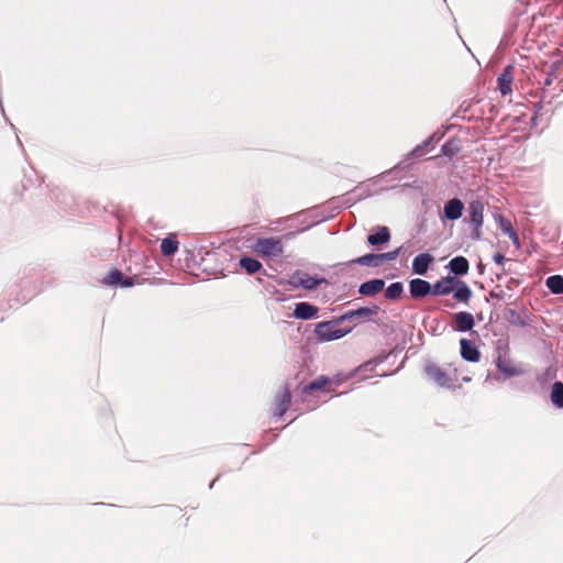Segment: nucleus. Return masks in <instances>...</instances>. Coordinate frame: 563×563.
<instances>
[{"label": "nucleus", "instance_id": "obj_12", "mask_svg": "<svg viewBox=\"0 0 563 563\" xmlns=\"http://www.w3.org/2000/svg\"><path fill=\"white\" fill-rule=\"evenodd\" d=\"M409 290L412 298H422L429 294L433 295L432 285L421 278L412 279L409 284Z\"/></svg>", "mask_w": 563, "mask_h": 563}, {"label": "nucleus", "instance_id": "obj_1", "mask_svg": "<svg viewBox=\"0 0 563 563\" xmlns=\"http://www.w3.org/2000/svg\"><path fill=\"white\" fill-rule=\"evenodd\" d=\"M434 296H444L453 292L459 302L467 303L472 297V290L467 284L456 276H446L432 285Z\"/></svg>", "mask_w": 563, "mask_h": 563}, {"label": "nucleus", "instance_id": "obj_6", "mask_svg": "<svg viewBox=\"0 0 563 563\" xmlns=\"http://www.w3.org/2000/svg\"><path fill=\"white\" fill-rule=\"evenodd\" d=\"M288 283L295 288L302 287L307 290H312L321 284H327V279L323 277H312L306 272L297 271L290 276Z\"/></svg>", "mask_w": 563, "mask_h": 563}, {"label": "nucleus", "instance_id": "obj_25", "mask_svg": "<svg viewBox=\"0 0 563 563\" xmlns=\"http://www.w3.org/2000/svg\"><path fill=\"white\" fill-rule=\"evenodd\" d=\"M548 288L553 292V294H563V276L561 275H553V276H550L548 277L547 282H545Z\"/></svg>", "mask_w": 563, "mask_h": 563}, {"label": "nucleus", "instance_id": "obj_13", "mask_svg": "<svg viewBox=\"0 0 563 563\" xmlns=\"http://www.w3.org/2000/svg\"><path fill=\"white\" fill-rule=\"evenodd\" d=\"M461 356L467 362H478L481 358V352L477 346L467 339L460 340Z\"/></svg>", "mask_w": 563, "mask_h": 563}, {"label": "nucleus", "instance_id": "obj_8", "mask_svg": "<svg viewBox=\"0 0 563 563\" xmlns=\"http://www.w3.org/2000/svg\"><path fill=\"white\" fill-rule=\"evenodd\" d=\"M475 325L474 317L471 312L461 311L452 316L451 327L454 331L466 332Z\"/></svg>", "mask_w": 563, "mask_h": 563}, {"label": "nucleus", "instance_id": "obj_10", "mask_svg": "<svg viewBox=\"0 0 563 563\" xmlns=\"http://www.w3.org/2000/svg\"><path fill=\"white\" fill-rule=\"evenodd\" d=\"M375 313V310L362 307L356 310H350L341 316V320L352 322V328L357 323L364 321L365 319L372 317Z\"/></svg>", "mask_w": 563, "mask_h": 563}, {"label": "nucleus", "instance_id": "obj_29", "mask_svg": "<svg viewBox=\"0 0 563 563\" xmlns=\"http://www.w3.org/2000/svg\"><path fill=\"white\" fill-rule=\"evenodd\" d=\"M329 383V378L325 376H320L313 382H311L309 385L305 387L306 391H312V390H319L323 388Z\"/></svg>", "mask_w": 563, "mask_h": 563}, {"label": "nucleus", "instance_id": "obj_14", "mask_svg": "<svg viewBox=\"0 0 563 563\" xmlns=\"http://www.w3.org/2000/svg\"><path fill=\"white\" fill-rule=\"evenodd\" d=\"M318 314V308L308 302H298L295 306L294 317L301 320H309L316 318Z\"/></svg>", "mask_w": 563, "mask_h": 563}, {"label": "nucleus", "instance_id": "obj_5", "mask_svg": "<svg viewBox=\"0 0 563 563\" xmlns=\"http://www.w3.org/2000/svg\"><path fill=\"white\" fill-rule=\"evenodd\" d=\"M468 222L472 225V236L479 239L481 229L484 223V203L481 200H473L468 203Z\"/></svg>", "mask_w": 563, "mask_h": 563}, {"label": "nucleus", "instance_id": "obj_23", "mask_svg": "<svg viewBox=\"0 0 563 563\" xmlns=\"http://www.w3.org/2000/svg\"><path fill=\"white\" fill-rule=\"evenodd\" d=\"M178 250V241L175 238H165L161 243V251L165 256L174 255Z\"/></svg>", "mask_w": 563, "mask_h": 563}, {"label": "nucleus", "instance_id": "obj_27", "mask_svg": "<svg viewBox=\"0 0 563 563\" xmlns=\"http://www.w3.org/2000/svg\"><path fill=\"white\" fill-rule=\"evenodd\" d=\"M404 292V286L400 282L390 284L385 290V296L388 299H399Z\"/></svg>", "mask_w": 563, "mask_h": 563}, {"label": "nucleus", "instance_id": "obj_3", "mask_svg": "<svg viewBox=\"0 0 563 563\" xmlns=\"http://www.w3.org/2000/svg\"><path fill=\"white\" fill-rule=\"evenodd\" d=\"M341 316L330 321L319 322L314 328V333L320 341H332L341 339L351 332L352 327L341 328Z\"/></svg>", "mask_w": 563, "mask_h": 563}, {"label": "nucleus", "instance_id": "obj_4", "mask_svg": "<svg viewBox=\"0 0 563 563\" xmlns=\"http://www.w3.org/2000/svg\"><path fill=\"white\" fill-rule=\"evenodd\" d=\"M253 250L264 258H274L283 255L284 244L279 236L260 238L255 241Z\"/></svg>", "mask_w": 563, "mask_h": 563}, {"label": "nucleus", "instance_id": "obj_20", "mask_svg": "<svg viewBox=\"0 0 563 563\" xmlns=\"http://www.w3.org/2000/svg\"><path fill=\"white\" fill-rule=\"evenodd\" d=\"M389 240L390 233L387 227H379L378 231L375 234H369L367 238V242L371 245L387 243Z\"/></svg>", "mask_w": 563, "mask_h": 563}, {"label": "nucleus", "instance_id": "obj_2", "mask_svg": "<svg viewBox=\"0 0 563 563\" xmlns=\"http://www.w3.org/2000/svg\"><path fill=\"white\" fill-rule=\"evenodd\" d=\"M423 372L428 379L441 388H453L457 380V369L452 367V364H449L448 367H442L435 363H427Z\"/></svg>", "mask_w": 563, "mask_h": 563}, {"label": "nucleus", "instance_id": "obj_30", "mask_svg": "<svg viewBox=\"0 0 563 563\" xmlns=\"http://www.w3.org/2000/svg\"><path fill=\"white\" fill-rule=\"evenodd\" d=\"M399 252H400V247H398V249H396V250H394L391 252L380 253L379 254L380 264H383L386 261L395 260L398 256Z\"/></svg>", "mask_w": 563, "mask_h": 563}, {"label": "nucleus", "instance_id": "obj_11", "mask_svg": "<svg viewBox=\"0 0 563 563\" xmlns=\"http://www.w3.org/2000/svg\"><path fill=\"white\" fill-rule=\"evenodd\" d=\"M463 210V202L459 198H453L444 203L443 216L448 220L455 221L462 217Z\"/></svg>", "mask_w": 563, "mask_h": 563}, {"label": "nucleus", "instance_id": "obj_19", "mask_svg": "<svg viewBox=\"0 0 563 563\" xmlns=\"http://www.w3.org/2000/svg\"><path fill=\"white\" fill-rule=\"evenodd\" d=\"M449 268L455 275H465L470 269V264L466 257L456 256L449 262Z\"/></svg>", "mask_w": 563, "mask_h": 563}, {"label": "nucleus", "instance_id": "obj_18", "mask_svg": "<svg viewBox=\"0 0 563 563\" xmlns=\"http://www.w3.org/2000/svg\"><path fill=\"white\" fill-rule=\"evenodd\" d=\"M496 366L498 371L505 374L507 377L517 376L521 373V371L516 367L506 356L499 355L496 361Z\"/></svg>", "mask_w": 563, "mask_h": 563}, {"label": "nucleus", "instance_id": "obj_24", "mask_svg": "<svg viewBox=\"0 0 563 563\" xmlns=\"http://www.w3.org/2000/svg\"><path fill=\"white\" fill-rule=\"evenodd\" d=\"M240 266L247 273L254 274L262 268V264L253 257H242L240 260Z\"/></svg>", "mask_w": 563, "mask_h": 563}, {"label": "nucleus", "instance_id": "obj_22", "mask_svg": "<svg viewBox=\"0 0 563 563\" xmlns=\"http://www.w3.org/2000/svg\"><path fill=\"white\" fill-rule=\"evenodd\" d=\"M550 398L556 408H563V383L555 382L552 385Z\"/></svg>", "mask_w": 563, "mask_h": 563}, {"label": "nucleus", "instance_id": "obj_9", "mask_svg": "<svg viewBox=\"0 0 563 563\" xmlns=\"http://www.w3.org/2000/svg\"><path fill=\"white\" fill-rule=\"evenodd\" d=\"M102 284L109 286H121V287H132L134 285V279L131 277H126L119 269H112L109 274L102 279Z\"/></svg>", "mask_w": 563, "mask_h": 563}, {"label": "nucleus", "instance_id": "obj_31", "mask_svg": "<svg viewBox=\"0 0 563 563\" xmlns=\"http://www.w3.org/2000/svg\"><path fill=\"white\" fill-rule=\"evenodd\" d=\"M505 256L500 253H496L494 255V262L497 264V265H503V263L505 262Z\"/></svg>", "mask_w": 563, "mask_h": 563}, {"label": "nucleus", "instance_id": "obj_28", "mask_svg": "<svg viewBox=\"0 0 563 563\" xmlns=\"http://www.w3.org/2000/svg\"><path fill=\"white\" fill-rule=\"evenodd\" d=\"M459 151L460 148L454 140L445 142L441 148L442 154L449 157L454 156L455 154L459 153Z\"/></svg>", "mask_w": 563, "mask_h": 563}, {"label": "nucleus", "instance_id": "obj_21", "mask_svg": "<svg viewBox=\"0 0 563 563\" xmlns=\"http://www.w3.org/2000/svg\"><path fill=\"white\" fill-rule=\"evenodd\" d=\"M499 229L504 234H506L517 246H519V238L517 232L514 230L510 220L500 217L499 219Z\"/></svg>", "mask_w": 563, "mask_h": 563}, {"label": "nucleus", "instance_id": "obj_16", "mask_svg": "<svg viewBox=\"0 0 563 563\" xmlns=\"http://www.w3.org/2000/svg\"><path fill=\"white\" fill-rule=\"evenodd\" d=\"M384 286L383 279H371L360 286L358 292L363 296H375L384 289Z\"/></svg>", "mask_w": 563, "mask_h": 563}, {"label": "nucleus", "instance_id": "obj_17", "mask_svg": "<svg viewBox=\"0 0 563 563\" xmlns=\"http://www.w3.org/2000/svg\"><path fill=\"white\" fill-rule=\"evenodd\" d=\"M514 76H512V67L507 66L504 71L498 77V89L500 90L503 96H506L511 92Z\"/></svg>", "mask_w": 563, "mask_h": 563}, {"label": "nucleus", "instance_id": "obj_7", "mask_svg": "<svg viewBox=\"0 0 563 563\" xmlns=\"http://www.w3.org/2000/svg\"><path fill=\"white\" fill-rule=\"evenodd\" d=\"M291 404V393L287 385H284L276 394L273 402V413L275 417H283Z\"/></svg>", "mask_w": 563, "mask_h": 563}, {"label": "nucleus", "instance_id": "obj_15", "mask_svg": "<svg viewBox=\"0 0 563 563\" xmlns=\"http://www.w3.org/2000/svg\"><path fill=\"white\" fill-rule=\"evenodd\" d=\"M433 260V256L429 253L417 255L412 261V271L418 275H426Z\"/></svg>", "mask_w": 563, "mask_h": 563}, {"label": "nucleus", "instance_id": "obj_26", "mask_svg": "<svg viewBox=\"0 0 563 563\" xmlns=\"http://www.w3.org/2000/svg\"><path fill=\"white\" fill-rule=\"evenodd\" d=\"M352 263L360 264V265H367V266L382 265L379 254H366L361 257H357L356 260H353Z\"/></svg>", "mask_w": 563, "mask_h": 563}]
</instances>
